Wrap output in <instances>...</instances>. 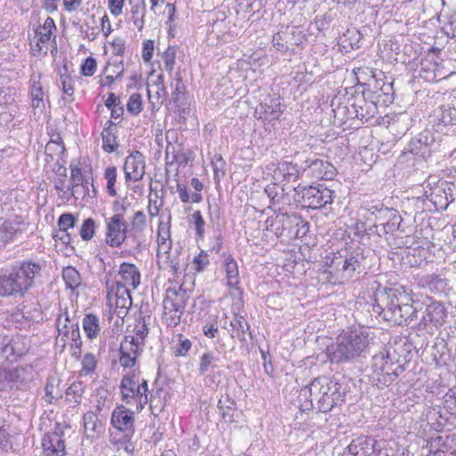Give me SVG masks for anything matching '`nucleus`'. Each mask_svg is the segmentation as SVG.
<instances>
[{"instance_id": "nucleus-60", "label": "nucleus", "mask_w": 456, "mask_h": 456, "mask_svg": "<svg viewBox=\"0 0 456 456\" xmlns=\"http://www.w3.org/2000/svg\"><path fill=\"white\" fill-rule=\"evenodd\" d=\"M191 218L193 220L196 236L198 239H203L205 235V221L200 210L195 211L191 215Z\"/></svg>"}, {"instance_id": "nucleus-38", "label": "nucleus", "mask_w": 456, "mask_h": 456, "mask_svg": "<svg viewBox=\"0 0 456 456\" xmlns=\"http://www.w3.org/2000/svg\"><path fill=\"white\" fill-rule=\"evenodd\" d=\"M230 325L236 331V337L241 342H246V333L249 330L250 326L245 318L241 315L235 314L231 321Z\"/></svg>"}, {"instance_id": "nucleus-11", "label": "nucleus", "mask_w": 456, "mask_h": 456, "mask_svg": "<svg viewBox=\"0 0 456 456\" xmlns=\"http://www.w3.org/2000/svg\"><path fill=\"white\" fill-rule=\"evenodd\" d=\"M266 229L273 232L277 238L294 239L298 235L297 226L302 224V218L297 215L277 213L274 216L266 219Z\"/></svg>"}, {"instance_id": "nucleus-45", "label": "nucleus", "mask_w": 456, "mask_h": 456, "mask_svg": "<svg viewBox=\"0 0 456 456\" xmlns=\"http://www.w3.org/2000/svg\"><path fill=\"white\" fill-rule=\"evenodd\" d=\"M425 282L431 291L436 293L444 292L447 286L446 280L436 274L427 275Z\"/></svg>"}, {"instance_id": "nucleus-43", "label": "nucleus", "mask_w": 456, "mask_h": 456, "mask_svg": "<svg viewBox=\"0 0 456 456\" xmlns=\"http://www.w3.org/2000/svg\"><path fill=\"white\" fill-rule=\"evenodd\" d=\"M430 447L449 452H456V439L451 436H438L430 443Z\"/></svg>"}, {"instance_id": "nucleus-46", "label": "nucleus", "mask_w": 456, "mask_h": 456, "mask_svg": "<svg viewBox=\"0 0 456 456\" xmlns=\"http://www.w3.org/2000/svg\"><path fill=\"white\" fill-rule=\"evenodd\" d=\"M0 361H7L10 362H16L14 353L12 350V338H0Z\"/></svg>"}, {"instance_id": "nucleus-51", "label": "nucleus", "mask_w": 456, "mask_h": 456, "mask_svg": "<svg viewBox=\"0 0 456 456\" xmlns=\"http://www.w3.org/2000/svg\"><path fill=\"white\" fill-rule=\"evenodd\" d=\"M134 339L142 345H144V339L148 336L149 329L145 320V317H141L134 327Z\"/></svg>"}, {"instance_id": "nucleus-49", "label": "nucleus", "mask_w": 456, "mask_h": 456, "mask_svg": "<svg viewBox=\"0 0 456 456\" xmlns=\"http://www.w3.org/2000/svg\"><path fill=\"white\" fill-rule=\"evenodd\" d=\"M217 315L210 314L202 327L203 334L208 338H214L218 334Z\"/></svg>"}, {"instance_id": "nucleus-9", "label": "nucleus", "mask_w": 456, "mask_h": 456, "mask_svg": "<svg viewBox=\"0 0 456 456\" xmlns=\"http://www.w3.org/2000/svg\"><path fill=\"white\" fill-rule=\"evenodd\" d=\"M370 214L374 216L376 224L370 229H375L379 236L395 234L400 230L402 216L395 208L385 207L383 204H376L368 208Z\"/></svg>"}, {"instance_id": "nucleus-23", "label": "nucleus", "mask_w": 456, "mask_h": 456, "mask_svg": "<svg viewBox=\"0 0 456 456\" xmlns=\"http://www.w3.org/2000/svg\"><path fill=\"white\" fill-rule=\"evenodd\" d=\"M223 268L225 272L226 284L229 288H237L240 282L238 264L229 253H223Z\"/></svg>"}, {"instance_id": "nucleus-26", "label": "nucleus", "mask_w": 456, "mask_h": 456, "mask_svg": "<svg viewBox=\"0 0 456 456\" xmlns=\"http://www.w3.org/2000/svg\"><path fill=\"white\" fill-rule=\"evenodd\" d=\"M353 113L360 120L368 121L378 113V107L373 102H367L364 99L352 104Z\"/></svg>"}, {"instance_id": "nucleus-44", "label": "nucleus", "mask_w": 456, "mask_h": 456, "mask_svg": "<svg viewBox=\"0 0 456 456\" xmlns=\"http://www.w3.org/2000/svg\"><path fill=\"white\" fill-rule=\"evenodd\" d=\"M54 30H56V26L53 19L47 17L44 25L37 31L39 41L42 43H47L52 38Z\"/></svg>"}, {"instance_id": "nucleus-61", "label": "nucleus", "mask_w": 456, "mask_h": 456, "mask_svg": "<svg viewBox=\"0 0 456 456\" xmlns=\"http://www.w3.org/2000/svg\"><path fill=\"white\" fill-rule=\"evenodd\" d=\"M163 63L166 71L172 73L175 64V48L168 47L163 53Z\"/></svg>"}, {"instance_id": "nucleus-24", "label": "nucleus", "mask_w": 456, "mask_h": 456, "mask_svg": "<svg viewBox=\"0 0 456 456\" xmlns=\"http://www.w3.org/2000/svg\"><path fill=\"white\" fill-rule=\"evenodd\" d=\"M434 120L437 121V131L443 126H456V109L450 105H442L434 110Z\"/></svg>"}, {"instance_id": "nucleus-33", "label": "nucleus", "mask_w": 456, "mask_h": 456, "mask_svg": "<svg viewBox=\"0 0 456 456\" xmlns=\"http://www.w3.org/2000/svg\"><path fill=\"white\" fill-rule=\"evenodd\" d=\"M235 401L228 395H222L218 401V410L223 419L226 422H232L233 412L235 411Z\"/></svg>"}, {"instance_id": "nucleus-57", "label": "nucleus", "mask_w": 456, "mask_h": 456, "mask_svg": "<svg viewBox=\"0 0 456 456\" xmlns=\"http://www.w3.org/2000/svg\"><path fill=\"white\" fill-rule=\"evenodd\" d=\"M237 5V13L255 12L256 8H259L260 3L258 0H235Z\"/></svg>"}, {"instance_id": "nucleus-42", "label": "nucleus", "mask_w": 456, "mask_h": 456, "mask_svg": "<svg viewBox=\"0 0 456 456\" xmlns=\"http://www.w3.org/2000/svg\"><path fill=\"white\" fill-rule=\"evenodd\" d=\"M62 278L66 287L71 290H75L81 283L79 273L72 266H68L63 269Z\"/></svg>"}, {"instance_id": "nucleus-41", "label": "nucleus", "mask_w": 456, "mask_h": 456, "mask_svg": "<svg viewBox=\"0 0 456 456\" xmlns=\"http://www.w3.org/2000/svg\"><path fill=\"white\" fill-rule=\"evenodd\" d=\"M265 192L270 200L268 208L281 204L284 198V189L277 183L267 185L265 189Z\"/></svg>"}, {"instance_id": "nucleus-5", "label": "nucleus", "mask_w": 456, "mask_h": 456, "mask_svg": "<svg viewBox=\"0 0 456 456\" xmlns=\"http://www.w3.org/2000/svg\"><path fill=\"white\" fill-rule=\"evenodd\" d=\"M391 347L376 354L372 357V382L379 388L390 386L405 370L404 362L396 356L395 350Z\"/></svg>"}, {"instance_id": "nucleus-50", "label": "nucleus", "mask_w": 456, "mask_h": 456, "mask_svg": "<svg viewBox=\"0 0 456 456\" xmlns=\"http://www.w3.org/2000/svg\"><path fill=\"white\" fill-rule=\"evenodd\" d=\"M117 175L118 171L116 167H108L104 171V178L107 180V191L111 197H115L117 195V191L115 189Z\"/></svg>"}, {"instance_id": "nucleus-25", "label": "nucleus", "mask_w": 456, "mask_h": 456, "mask_svg": "<svg viewBox=\"0 0 456 456\" xmlns=\"http://www.w3.org/2000/svg\"><path fill=\"white\" fill-rule=\"evenodd\" d=\"M102 149L105 152L111 153L114 152L118 147V136L116 130V124L108 120L105 124V126L102 132Z\"/></svg>"}, {"instance_id": "nucleus-27", "label": "nucleus", "mask_w": 456, "mask_h": 456, "mask_svg": "<svg viewBox=\"0 0 456 456\" xmlns=\"http://www.w3.org/2000/svg\"><path fill=\"white\" fill-rule=\"evenodd\" d=\"M42 447L44 451L50 452L52 454H56L58 456L59 453H61V456H63L65 444L59 433L53 432L45 435L42 439Z\"/></svg>"}, {"instance_id": "nucleus-52", "label": "nucleus", "mask_w": 456, "mask_h": 456, "mask_svg": "<svg viewBox=\"0 0 456 456\" xmlns=\"http://www.w3.org/2000/svg\"><path fill=\"white\" fill-rule=\"evenodd\" d=\"M96 359L94 354L92 353H86L81 362L82 368H81V375H90L94 373L95 367H96Z\"/></svg>"}, {"instance_id": "nucleus-28", "label": "nucleus", "mask_w": 456, "mask_h": 456, "mask_svg": "<svg viewBox=\"0 0 456 456\" xmlns=\"http://www.w3.org/2000/svg\"><path fill=\"white\" fill-rule=\"evenodd\" d=\"M305 159H301L299 164L283 161L279 167L280 171L283 174L284 179L289 183L297 181L300 175L305 174Z\"/></svg>"}, {"instance_id": "nucleus-4", "label": "nucleus", "mask_w": 456, "mask_h": 456, "mask_svg": "<svg viewBox=\"0 0 456 456\" xmlns=\"http://www.w3.org/2000/svg\"><path fill=\"white\" fill-rule=\"evenodd\" d=\"M369 333L362 330L344 332L327 347V355L332 363H346L358 360L367 351Z\"/></svg>"}, {"instance_id": "nucleus-30", "label": "nucleus", "mask_w": 456, "mask_h": 456, "mask_svg": "<svg viewBox=\"0 0 456 456\" xmlns=\"http://www.w3.org/2000/svg\"><path fill=\"white\" fill-rule=\"evenodd\" d=\"M168 95L166 86L164 85L163 75H159L157 79V91L155 94H151V90L148 89L149 102L152 110H159L163 104V100Z\"/></svg>"}, {"instance_id": "nucleus-47", "label": "nucleus", "mask_w": 456, "mask_h": 456, "mask_svg": "<svg viewBox=\"0 0 456 456\" xmlns=\"http://www.w3.org/2000/svg\"><path fill=\"white\" fill-rule=\"evenodd\" d=\"M30 94L32 99V106L35 109H41L44 108V92H43V86L40 82L34 81L31 89H30Z\"/></svg>"}, {"instance_id": "nucleus-13", "label": "nucleus", "mask_w": 456, "mask_h": 456, "mask_svg": "<svg viewBox=\"0 0 456 456\" xmlns=\"http://www.w3.org/2000/svg\"><path fill=\"white\" fill-rule=\"evenodd\" d=\"M386 442L369 436H359L349 444L341 456H389L384 449Z\"/></svg>"}, {"instance_id": "nucleus-31", "label": "nucleus", "mask_w": 456, "mask_h": 456, "mask_svg": "<svg viewBox=\"0 0 456 456\" xmlns=\"http://www.w3.org/2000/svg\"><path fill=\"white\" fill-rule=\"evenodd\" d=\"M73 323L68 314L67 309L60 314L56 320V327L58 330V337L56 342H62V346H65V338L70 333V324Z\"/></svg>"}, {"instance_id": "nucleus-8", "label": "nucleus", "mask_w": 456, "mask_h": 456, "mask_svg": "<svg viewBox=\"0 0 456 456\" xmlns=\"http://www.w3.org/2000/svg\"><path fill=\"white\" fill-rule=\"evenodd\" d=\"M122 400L127 404H135V410L140 412L149 403L148 382L136 374L125 375L120 382Z\"/></svg>"}, {"instance_id": "nucleus-22", "label": "nucleus", "mask_w": 456, "mask_h": 456, "mask_svg": "<svg viewBox=\"0 0 456 456\" xmlns=\"http://www.w3.org/2000/svg\"><path fill=\"white\" fill-rule=\"evenodd\" d=\"M131 229L129 231V238L140 248L142 241L141 237L147 227V216L143 211H136L130 220Z\"/></svg>"}, {"instance_id": "nucleus-16", "label": "nucleus", "mask_w": 456, "mask_h": 456, "mask_svg": "<svg viewBox=\"0 0 456 456\" xmlns=\"http://www.w3.org/2000/svg\"><path fill=\"white\" fill-rule=\"evenodd\" d=\"M304 37L303 31L297 26H287L273 35V45L276 51L285 53L293 45H299Z\"/></svg>"}, {"instance_id": "nucleus-14", "label": "nucleus", "mask_w": 456, "mask_h": 456, "mask_svg": "<svg viewBox=\"0 0 456 456\" xmlns=\"http://www.w3.org/2000/svg\"><path fill=\"white\" fill-rule=\"evenodd\" d=\"M105 241L111 248L120 247L129 238V224L122 213L106 218Z\"/></svg>"}, {"instance_id": "nucleus-21", "label": "nucleus", "mask_w": 456, "mask_h": 456, "mask_svg": "<svg viewBox=\"0 0 456 456\" xmlns=\"http://www.w3.org/2000/svg\"><path fill=\"white\" fill-rule=\"evenodd\" d=\"M433 143V138L428 132H424L410 142L407 151L417 158L427 159L430 156Z\"/></svg>"}, {"instance_id": "nucleus-59", "label": "nucleus", "mask_w": 456, "mask_h": 456, "mask_svg": "<svg viewBox=\"0 0 456 456\" xmlns=\"http://www.w3.org/2000/svg\"><path fill=\"white\" fill-rule=\"evenodd\" d=\"M83 183L87 184L88 182L86 180L85 176L82 174L81 168L71 162L70 164V184L71 185H83Z\"/></svg>"}, {"instance_id": "nucleus-35", "label": "nucleus", "mask_w": 456, "mask_h": 456, "mask_svg": "<svg viewBox=\"0 0 456 456\" xmlns=\"http://www.w3.org/2000/svg\"><path fill=\"white\" fill-rule=\"evenodd\" d=\"M143 345L134 339L132 336H126L120 344L119 353L129 354L137 358L142 352Z\"/></svg>"}, {"instance_id": "nucleus-63", "label": "nucleus", "mask_w": 456, "mask_h": 456, "mask_svg": "<svg viewBox=\"0 0 456 456\" xmlns=\"http://www.w3.org/2000/svg\"><path fill=\"white\" fill-rule=\"evenodd\" d=\"M96 67V60L93 57H87L81 64L80 72L83 76L91 77L94 74Z\"/></svg>"}, {"instance_id": "nucleus-54", "label": "nucleus", "mask_w": 456, "mask_h": 456, "mask_svg": "<svg viewBox=\"0 0 456 456\" xmlns=\"http://www.w3.org/2000/svg\"><path fill=\"white\" fill-rule=\"evenodd\" d=\"M95 222L93 218L85 219L79 231L82 240H90L95 233Z\"/></svg>"}, {"instance_id": "nucleus-62", "label": "nucleus", "mask_w": 456, "mask_h": 456, "mask_svg": "<svg viewBox=\"0 0 456 456\" xmlns=\"http://www.w3.org/2000/svg\"><path fill=\"white\" fill-rule=\"evenodd\" d=\"M444 406L450 414L456 415V394L453 390L449 389L444 395Z\"/></svg>"}, {"instance_id": "nucleus-29", "label": "nucleus", "mask_w": 456, "mask_h": 456, "mask_svg": "<svg viewBox=\"0 0 456 456\" xmlns=\"http://www.w3.org/2000/svg\"><path fill=\"white\" fill-rule=\"evenodd\" d=\"M362 38V36L357 28H347V30L340 37L339 45L345 49L346 52L359 49L361 47Z\"/></svg>"}, {"instance_id": "nucleus-36", "label": "nucleus", "mask_w": 456, "mask_h": 456, "mask_svg": "<svg viewBox=\"0 0 456 456\" xmlns=\"http://www.w3.org/2000/svg\"><path fill=\"white\" fill-rule=\"evenodd\" d=\"M191 348V340L183 337L182 334H177L175 338H173L171 349L175 356H185Z\"/></svg>"}, {"instance_id": "nucleus-58", "label": "nucleus", "mask_w": 456, "mask_h": 456, "mask_svg": "<svg viewBox=\"0 0 456 456\" xmlns=\"http://www.w3.org/2000/svg\"><path fill=\"white\" fill-rule=\"evenodd\" d=\"M58 226L60 232H66L69 228H73L76 224V217L73 214L64 213L58 218Z\"/></svg>"}, {"instance_id": "nucleus-39", "label": "nucleus", "mask_w": 456, "mask_h": 456, "mask_svg": "<svg viewBox=\"0 0 456 456\" xmlns=\"http://www.w3.org/2000/svg\"><path fill=\"white\" fill-rule=\"evenodd\" d=\"M146 6L144 0H137V3L132 6V19L134 25L137 28L139 31H142L144 26V15H145Z\"/></svg>"}, {"instance_id": "nucleus-1", "label": "nucleus", "mask_w": 456, "mask_h": 456, "mask_svg": "<svg viewBox=\"0 0 456 456\" xmlns=\"http://www.w3.org/2000/svg\"><path fill=\"white\" fill-rule=\"evenodd\" d=\"M373 313L391 325H407L419 321V325L442 324L446 317L444 305L432 298L412 299L400 289L379 288L374 295Z\"/></svg>"}, {"instance_id": "nucleus-6", "label": "nucleus", "mask_w": 456, "mask_h": 456, "mask_svg": "<svg viewBox=\"0 0 456 456\" xmlns=\"http://www.w3.org/2000/svg\"><path fill=\"white\" fill-rule=\"evenodd\" d=\"M365 261L364 249L362 246L352 244L346 247L343 251H339L338 256H334L330 267L341 276L342 279H351L355 273H360L363 271V263Z\"/></svg>"}, {"instance_id": "nucleus-10", "label": "nucleus", "mask_w": 456, "mask_h": 456, "mask_svg": "<svg viewBox=\"0 0 456 456\" xmlns=\"http://www.w3.org/2000/svg\"><path fill=\"white\" fill-rule=\"evenodd\" d=\"M294 191L301 194L298 201L305 208L319 209L333 202L334 191L322 184L302 188L297 186Z\"/></svg>"}, {"instance_id": "nucleus-20", "label": "nucleus", "mask_w": 456, "mask_h": 456, "mask_svg": "<svg viewBox=\"0 0 456 456\" xmlns=\"http://www.w3.org/2000/svg\"><path fill=\"white\" fill-rule=\"evenodd\" d=\"M109 305L110 308L114 306L113 314L123 320L132 305L130 290L124 287L115 288L112 292V305Z\"/></svg>"}, {"instance_id": "nucleus-18", "label": "nucleus", "mask_w": 456, "mask_h": 456, "mask_svg": "<svg viewBox=\"0 0 456 456\" xmlns=\"http://www.w3.org/2000/svg\"><path fill=\"white\" fill-rule=\"evenodd\" d=\"M110 424L118 431L125 433L127 440L134 434V412L124 406H119L112 411Z\"/></svg>"}, {"instance_id": "nucleus-7", "label": "nucleus", "mask_w": 456, "mask_h": 456, "mask_svg": "<svg viewBox=\"0 0 456 456\" xmlns=\"http://www.w3.org/2000/svg\"><path fill=\"white\" fill-rule=\"evenodd\" d=\"M189 295L182 287H171L166 291L163 300L162 322L167 327H176L183 314Z\"/></svg>"}, {"instance_id": "nucleus-15", "label": "nucleus", "mask_w": 456, "mask_h": 456, "mask_svg": "<svg viewBox=\"0 0 456 456\" xmlns=\"http://www.w3.org/2000/svg\"><path fill=\"white\" fill-rule=\"evenodd\" d=\"M305 175L319 180H332L337 175L336 167L328 160L317 157L316 154L305 159Z\"/></svg>"}, {"instance_id": "nucleus-37", "label": "nucleus", "mask_w": 456, "mask_h": 456, "mask_svg": "<svg viewBox=\"0 0 456 456\" xmlns=\"http://www.w3.org/2000/svg\"><path fill=\"white\" fill-rule=\"evenodd\" d=\"M83 328L88 338H96L100 331L98 317L93 314H86L83 319Z\"/></svg>"}, {"instance_id": "nucleus-3", "label": "nucleus", "mask_w": 456, "mask_h": 456, "mask_svg": "<svg viewBox=\"0 0 456 456\" xmlns=\"http://www.w3.org/2000/svg\"><path fill=\"white\" fill-rule=\"evenodd\" d=\"M41 273L42 265L31 260L13 265L0 274V297H23Z\"/></svg>"}, {"instance_id": "nucleus-55", "label": "nucleus", "mask_w": 456, "mask_h": 456, "mask_svg": "<svg viewBox=\"0 0 456 456\" xmlns=\"http://www.w3.org/2000/svg\"><path fill=\"white\" fill-rule=\"evenodd\" d=\"M12 350L15 356V361L20 357L25 355L28 351V346L25 342V338L20 336L12 338Z\"/></svg>"}, {"instance_id": "nucleus-17", "label": "nucleus", "mask_w": 456, "mask_h": 456, "mask_svg": "<svg viewBox=\"0 0 456 456\" xmlns=\"http://www.w3.org/2000/svg\"><path fill=\"white\" fill-rule=\"evenodd\" d=\"M123 169L126 183L141 181L145 174V159L143 154L139 151H132L126 158Z\"/></svg>"}, {"instance_id": "nucleus-64", "label": "nucleus", "mask_w": 456, "mask_h": 456, "mask_svg": "<svg viewBox=\"0 0 456 456\" xmlns=\"http://www.w3.org/2000/svg\"><path fill=\"white\" fill-rule=\"evenodd\" d=\"M97 420H98V418L94 412L87 411L86 413H85L83 416L85 430L95 432L96 427H97Z\"/></svg>"}, {"instance_id": "nucleus-56", "label": "nucleus", "mask_w": 456, "mask_h": 456, "mask_svg": "<svg viewBox=\"0 0 456 456\" xmlns=\"http://www.w3.org/2000/svg\"><path fill=\"white\" fill-rule=\"evenodd\" d=\"M142 96L139 94H131L126 103L127 111L133 116H137L142 110Z\"/></svg>"}, {"instance_id": "nucleus-48", "label": "nucleus", "mask_w": 456, "mask_h": 456, "mask_svg": "<svg viewBox=\"0 0 456 456\" xmlns=\"http://www.w3.org/2000/svg\"><path fill=\"white\" fill-rule=\"evenodd\" d=\"M265 118L272 120L278 119L282 113L281 103L278 99H271L270 103H265L263 106Z\"/></svg>"}, {"instance_id": "nucleus-19", "label": "nucleus", "mask_w": 456, "mask_h": 456, "mask_svg": "<svg viewBox=\"0 0 456 456\" xmlns=\"http://www.w3.org/2000/svg\"><path fill=\"white\" fill-rule=\"evenodd\" d=\"M28 223L21 216H14L12 219L0 220V247L12 240L28 228Z\"/></svg>"}, {"instance_id": "nucleus-2", "label": "nucleus", "mask_w": 456, "mask_h": 456, "mask_svg": "<svg viewBox=\"0 0 456 456\" xmlns=\"http://www.w3.org/2000/svg\"><path fill=\"white\" fill-rule=\"evenodd\" d=\"M346 386L335 377L321 376L300 390L299 400L303 411L316 409L321 412H330L333 408L341 406L346 401Z\"/></svg>"}, {"instance_id": "nucleus-40", "label": "nucleus", "mask_w": 456, "mask_h": 456, "mask_svg": "<svg viewBox=\"0 0 456 456\" xmlns=\"http://www.w3.org/2000/svg\"><path fill=\"white\" fill-rule=\"evenodd\" d=\"M85 389L86 386L82 382L72 383L66 390L67 401L70 403L79 404Z\"/></svg>"}, {"instance_id": "nucleus-32", "label": "nucleus", "mask_w": 456, "mask_h": 456, "mask_svg": "<svg viewBox=\"0 0 456 456\" xmlns=\"http://www.w3.org/2000/svg\"><path fill=\"white\" fill-rule=\"evenodd\" d=\"M219 358L212 352L207 351L199 359L198 372L200 376H204L208 371L217 367Z\"/></svg>"}, {"instance_id": "nucleus-34", "label": "nucleus", "mask_w": 456, "mask_h": 456, "mask_svg": "<svg viewBox=\"0 0 456 456\" xmlns=\"http://www.w3.org/2000/svg\"><path fill=\"white\" fill-rule=\"evenodd\" d=\"M26 369L23 367H16L12 370H0V376L8 383H12L19 387L20 384L26 382Z\"/></svg>"}, {"instance_id": "nucleus-12", "label": "nucleus", "mask_w": 456, "mask_h": 456, "mask_svg": "<svg viewBox=\"0 0 456 456\" xmlns=\"http://www.w3.org/2000/svg\"><path fill=\"white\" fill-rule=\"evenodd\" d=\"M118 276L120 280L111 281L109 279L106 280L105 285L107 289V300L108 303L112 305V292L115 288L124 287L126 289H135L140 285L141 274L138 268L130 263H122L119 265Z\"/></svg>"}, {"instance_id": "nucleus-53", "label": "nucleus", "mask_w": 456, "mask_h": 456, "mask_svg": "<svg viewBox=\"0 0 456 456\" xmlns=\"http://www.w3.org/2000/svg\"><path fill=\"white\" fill-rule=\"evenodd\" d=\"M171 86H175V89L171 94V101H173L175 103L182 102L185 93V86L183 82L182 77L179 75H176L175 78V83H171Z\"/></svg>"}]
</instances>
